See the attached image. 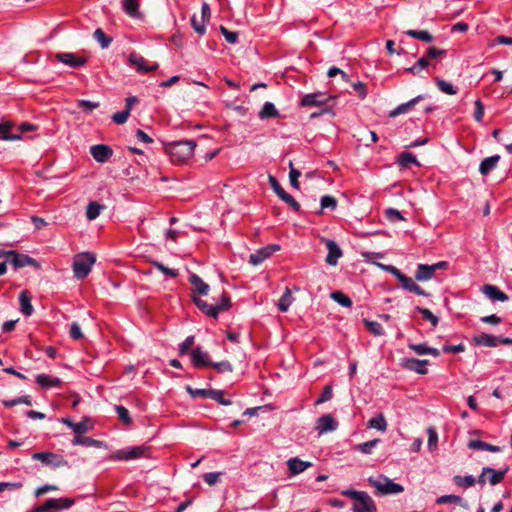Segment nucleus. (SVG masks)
<instances>
[{"mask_svg": "<svg viewBox=\"0 0 512 512\" xmlns=\"http://www.w3.org/2000/svg\"><path fill=\"white\" fill-rule=\"evenodd\" d=\"M195 147L193 140H181L166 145L165 150L173 163L181 164L192 157Z\"/></svg>", "mask_w": 512, "mask_h": 512, "instance_id": "1", "label": "nucleus"}, {"mask_svg": "<svg viewBox=\"0 0 512 512\" xmlns=\"http://www.w3.org/2000/svg\"><path fill=\"white\" fill-rule=\"evenodd\" d=\"M96 262V255L92 252H81L75 255L72 263L74 277L78 280L86 278Z\"/></svg>", "mask_w": 512, "mask_h": 512, "instance_id": "2", "label": "nucleus"}, {"mask_svg": "<svg viewBox=\"0 0 512 512\" xmlns=\"http://www.w3.org/2000/svg\"><path fill=\"white\" fill-rule=\"evenodd\" d=\"M368 482L376 488L379 495H395L404 491V487L401 484L394 482L384 475H380L377 478L371 476L368 478Z\"/></svg>", "mask_w": 512, "mask_h": 512, "instance_id": "3", "label": "nucleus"}, {"mask_svg": "<svg viewBox=\"0 0 512 512\" xmlns=\"http://www.w3.org/2000/svg\"><path fill=\"white\" fill-rule=\"evenodd\" d=\"M149 448L147 446H133L120 449L109 455L108 459L112 461H129L145 457Z\"/></svg>", "mask_w": 512, "mask_h": 512, "instance_id": "4", "label": "nucleus"}, {"mask_svg": "<svg viewBox=\"0 0 512 512\" xmlns=\"http://www.w3.org/2000/svg\"><path fill=\"white\" fill-rule=\"evenodd\" d=\"M269 183H270L271 188L273 189V191L276 193V195L283 202H285L292 210H294L295 212H300L301 211L300 204L294 199V197L292 195L287 193L282 188V186L280 185V183L278 182V180L274 176L269 175Z\"/></svg>", "mask_w": 512, "mask_h": 512, "instance_id": "5", "label": "nucleus"}, {"mask_svg": "<svg viewBox=\"0 0 512 512\" xmlns=\"http://www.w3.org/2000/svg\"><path fill=\"white\" fill-rule=\"evenodd\" d=\"M32 459L39 460L43 464L53 468L69 467L68 461L62 455L52 452H36L32 455Z\"/></svg>", "mask_w": 512, "mask_h": 512, "instance_id": "6", "label": "nucleus"}, {"mask_svg": "<svg viewBox=\"0 0 512 512\" xmlns=\"http://www.w3.org/2000/svg\"><path fill=\"white\" fill-rule=\"evenodd\" d=\"M6 261H9V264H11L14 269L23 268L26 266H39L34 258L26 254L18 253L14 250L6 251Z\"/></svg>", "mask_w": 512, "mask_h": 512, "instance_id": "7", "label": "nucleus"}, {"mask_svg": "<svg viewBox=\"0 0 512 512\" xmlns=\"http://www.w3.org/2000/svg\"><path fill=\"white\" fill-rule=\"evenodd\" d=\"M279 250L280 245L278 244H270L265 247H262L250 255L249 263L254 266L260 265Z\"/></svg>", "mask_w": 512, "mask_h": 512, "instance_id": "8", "label": "nucleus"}, {"mask_svg": "<svg viewBox=\"0 0 512 512\" xmlns=\"http://www.w3.org/2000/svg\"><path fill=\"white\" fill-rule=\"evenodd\" d=\"M429 364V360H420L416 358H402L400 362L402 368L413 371L420 375H426L428 373L427 366Z\"/></svg>", "mask_w": 512, "mask_h": 512, "instance_id": "9", "label": "nucleus"}, {"mask_svg": "<svg viewBox=\"0 0 512 512\" xmlns=\"http://www.w3.org/2000/svg\"><path fill=\"white\" fill-rule=\"evenodd\" d=\"M54 57L57 61L71 68H80L87 63V59L85 57L72 52H58Z\"/></svg>", "mask_w": 512, "mask_h": 512, "instance_id": "10", "label": "nucleus"}, {"mask_svg": "<svg viewBox=\"0 0 512 512\" xmlns=\"http://www.w3.org/2000/svg\"><path fill=\"white\" fill-rule=\"evenodd\" d=\"M377 507L373 498L367 493L362 492V495L354 501L352 512H376Z\"/></svg>", "mask_w": 512, "mask_h": 512, "instance_id": "11", "label": "nucleus"}, {"mask_svg": "<svg viewBox=\"0 0 512 512\" xmlns=\"http://www.w3.org/2000/svg\"><path fill=\"white\" fill-rule=\"evenodd\" d=\"M330 97L323 92L308 93L301 98L299 105L301 107L325 106Z\"/></svg>", "mask_w": 512, "mask_h": 512, "instance_id": "12", "label": "nucleus"}, {"mask_svg": "<svg viewBox=\"0 0 512 512\" xmlns=\"http://www.w3.org/2000/svg\"><path fill=\"white\" fill-rule=\"evenodd\" d=\"M128 61L131 65L135 66L139 73H149L158 69V63L154 62L148 65L145 58L137 52L129 54Z\"/></svg>", "mask_w": 512, "mask_h": 512, "instance_id": "13", "label": "nucleus"}, {"mask_svg": "<svg viewBox=\"0 0 512 512\" xmlns=\"http://www.w3.org/2000/svg\"><path fill=\"white\" fill-rule=\"evenodd\" d=\"M338 428V422L330 414H325L319 417L316 421L315 429L319 435H323L328 432H333Z\"/></svg>", "mask_w": 512, "mask_h": 512, "instance_id": "14", "label": "nucleus"}, {"mask_svg": "<svg viewBox=\"0 0 512 512\" xmlns=\"http://www.w3.org/2000/svg\"><path fill=\"white\" fill-rule=\"evenodd\" d=\"M193 302L199 310H201L204 314L212 318H217L218 314L221 311H224L226 306L208 304L206 301L195 296L193 297Z\"/></svg>", "mask_w": 512, "mask_h": 512, "instance_id": "15", "label": "nucleus"}, {"mask_svg": "<svg viewBox=\"0 0 512 512\" xmlns=\"http://www.w3.org/2000/svg\"><path fill=\"white\" fill-rule=\"evenodd\" d=\"M90 154L95 161L105 163L113 155V150L108 145L96 144L90 147Z\"/></svg>", "mask_w": 512, "mask_h": 512, "instance_id": "16", "label": "nucleus"}, {"mask_svg": "<svg viewBox=\"0 0 512 512\" xmlns=\"http://www.w3.org/2000/svg\"><path fill=\"white\" fill-rule=\"evenodd\" d=\"M190 359L195 368L208 367L211 364L208 352L203 351L201 347H196L191 350Z\"/></svg>", "mask_w": 512, "mask_h": 512, "instance_id": "17", "label": "nucleus"}, {"mask_svg": "<svg viewBox=\"0 0 512 512\" xmlns=\"http://www.w3.org/2000/svg\"><path fill=\"white\" fill-rule=\"evenodd\" d=\"M0 139L6 141L20 140V133H16L15 124L11 121L0 123Z\"/></svg>", "mask_w": 512, "mask_h": 512, "instance_id": "18", "label": "nucleus"}, {"mask_svg": "<svg viewBox=\"0 0 512 512\" xmlns=\"http://www.w3.org/2000/svg\"><path fill=\"white\" fill-rule=\"evenodd\" d=\"M122 9L129 17L133 19H142L139 0H121Z\"/></svg>", "mask_w": 512, "mask_h": 512, "instance_id": "19", "label": "nucleus"}, {"mask_svg": "<svg viewBox=\"0 0 512 512\" xmlns=\"http://www.w3.org/2000/svg\"><path fill=\"white\" fill-rule=\"evenodd\" d=\"M326 247L328 249V254L325 261L327 264L334 266L342 256V251L334 240H326Z\"/></svg>", "mask_w": 512, "mask_h": 512, "instance_id": "20", "label": "nucleus"}, {"mask_svg": "<svg viewBox=\"0 0 512 512\" xmlns=\"http://www.w3.org/2000/svg\"><path fill=\"white\" fill-rule=\"evenodd\" d=\"M482 291L492 301L506 302L509 300V296L494 285L486 284Z\"/></svg>", "mask_w": 512, "mask_h": 512, "instance_id": "21", "label": "nucleus"}, {"mask_svg": "<svg viewBox=\"0 0 512 512\" xmlns=\"http://www.w3.org/2000/svg\"><path fill=\"white\" fill-rule=\"evenodd\" d=\"M472 342L477 346L497 347L500 344V337L491 334H478L473 337Z\"/></svg>", "mask_w": 512, "mask_h": 512, "instance_id": "22", "label": "nucleus"}, {"mask_svg": "<svg viewBox=\"0 0 512 512\" xmlns=\"http://www.w3.org/2000/svg\"><path fill=\"white\" fill-rule=\"evenodd\" d=\"M401 287L409 292L415 293L420 296H429L427 292H425L415 281L408 277L407 275H403L399 280Z\"/></svg>", "mask_w": 512, "mask_h": 512, "instance_id": "23", "label": "nucleus"}, {"mask_svg": "<svg viewBox=\"0 0 512 512\" xmlns=\"http://www.w3.org/2000/svg\"><path fill=\"white\" fill-rule=\"evenodd\" d=\"M287 466L291 475H298L312 466L311 462L303 461L298 457L290 458L287 461Z\"/></svg>", "mask_w": 512, "mask_h": 512, "instance_id": "24", "label": "nucleus"}, {"mask_svg": "<svg viewBox=\"0 0 512 512\" xmlns=\"http://www.w3.org/2000/svg\"><path fill=\"white\" fill-rule=\"evenodd\" d=\"M188 280L193 287V292L201 296L208 295L210 289L209 285L205 283L197 274L192 273Z\"/></svg>", "mask_w": 512, "mask_h": 512, "instance_id": "25", "label": "nucleus"}, {"mask_svg": "<svg viewBox=\"0 0 512 512\" xmlns=\"http://www.w3.org/2000/svg\"><path fill=\"white\" fill-rule=\"evenodd\" d=\"M425 98H426V95H424V94L418 95V96L414 97L413 99L409 100L408 102L402 103V104L398 105L394 110L390 111L389 116L390 117H396V116H398L400 114L407 113L408 110L412 106H414L415 104H417L420 101L424 100Z\"/></svg>", "mask_w": 512, "mask_h": 512, "instance_id": "26", "label": "nucleus"}, {"mask_svg": "<svg viewBox=\"0 0 512 512\" xmlns=\"http://www.w3.org/2000/svg\"><path fill=\"white\" fill-rule=\"evenodd\" d=\"M499 160V155H492L490 157L484 158L479 165L480 174L484 176L488 175L497 167Z\"/></svg>", "mask_w": 512, "mask_h": 512, "instance_id": "27", "label": "nucleus"}, {"mask_svg": "<svg viewBox=\"0 0 512 512\" xmlns=\"http://www.w3.org/2000/svg\"><path fill=\"white\" fill-rule=\"evenodd\" d=\"M31 294L27 290H23L19 294L20 311L25 316H31L34 308L31 304Z\"/></svg>", "mask_w": 512, "mask_h": 512, "instance_id": "28", "label": "nucleus"}, {"mask_svg": "<svg viewBox=\"0 0 512 512\" xmlns=\"http://www.w3.org/2000/svg\"><path fill=\"white\" fill-rule=\"evenodd\" d=\"M509 470V467L508 466H505L503 469L501 470H495L491 467H484L483 468V472L484 473H488L490 474V477L488 478V481L491 485H497L499 483H501L506 475V473L508 472Z\"/></svg>", "mask_w": 512, "mask_h": 512, "instance_id": "29", "label": "nucleus"}, {"mask_svg": "<svg viewBox=\"0 0 512 512\" xmlns=\"http://www.w3.org/2000/svg\"><path fill=\"white\" fill-rule=\"evenodd\" d=\"M36 383L42 388L48 389L52 387H59L61 385V380L52 375L38 374L36 376Z\"/></svg>", "mask_w": 512, "mask_h": 512, "instance_id": "30", "label": "nucleus"}, {"mask_svg": "<svg viewBox=\"0 0 512 512\" xmlns=\"http://www.w3.org/2000/svg\"><path fill=\"white\" fill-rule=\"evenodd\" d=\"M435 271L431 265L418 264L415 272V279L417 281H428L433 278Z\"/></svg>", "mask_w": 512, "mask_h": 512, "instance_id": "31", "label": "nucleus"}, {"mask_svg": "<svg viewBox=\"0 0 512 512\" xmlns=\"http://www.w3.org/2000/svg\"><path fill=\"white\" fill-rule=\"evenodd\" d=\"M72 445L84 447H102L103 442L88 436H83V434H78L72 440Z\"/></svg>", "mask_w": 512, "mask_h": 512, "instance_id": "32", "label": "nucleus"}, {"mask_svg": "<svg viewBox=\"0 0 512 512\" xmlns=\"http://www.w3.org/2000/svg\"><path fill=\"white\" fill-rule=\"evenodd\" d=\"M468 448L472 450H486L494 453L500 452L502 450L500 446L492 445L478 439L470 440L468 443Z\"/></svg>", "mask_w": 512, "mask_h": 512, "instance_id": "33", "label": "nucleus"}, {"mask_svg": "<svg viewBox=\"0 0 512 512\" xmlns=\"http://www.w3.org/2000/svg\"><path fill=\"white\" fill-rule=\"evenodd\" d=\"M260 119L279 117V111L272 102H265L258 114Z\"/></svg>", "mask_w": 512, "mask_h": 512, "instance_id": "34", "label": "nucleus"}, {"mask_svg": "<svg viewBox=\"0 0 512 512\" xmlns=\"http://www.w3.org/2000/svg\"><path fill=\"white\" fill-rule=\"evenodd\" d=\"M93 38L99 43L102 49L108 48L113 41L112 37L108 36L101 28L95 30Z\"/></svg>", "mask_w": 512, "mask_h": 512, "instance_id": "35", "label": "nucleus"}, {"mask_svg": "<svg viewBox=\"0 0 512 512\" xmlns=\"http://www.w3.org/2000/svg\"><path fill=\"white\" fill-rule=\"evenodd\" d=\"M436 502H437V504L455 503L461 507H464V508L467 507V503L463 500L462 497L457 496V495H452V494L442 495L437 498Z\"/></svg>", "mask_w": 512, "mask_h": 512, "instance_id": "36", "label": "nucleus"}, {"mask_svg": "<svg viewBox=\"0 0 512 512\" xmlns=\"http://www.w3.org/2000/svg\"><path fill=\"white\" fill-rule=\"evenodd\" d=\"M62 422L68 428L72 429L76 433V435L84 434L88 430V426H87V423L85 421H81V422L75 423L72 420H70L69 418H64V419H62Z\"/></svg>", "mask_w": 512, "mask_h": 512, "instance_id": "37", "label": "nucleus"}, {"mask_svg": "<svg viewBox=\"0 0 512 512\" xmlns=\"http://www.w3.org/2000/svg\"><path fill=\"white\" fill-rule=\"evenodd\" d=\"M104 209V206L99 204L96 201H92L87 205L86 208V217L88 220H95Z\"/></svg>", "mask_w": 512, "mask_h": 512, "instance_id": "38", "label": "nucleus"}, {"mask_svg": "<svg viewBox=\"0 0 512 512\" xmlns=\"http://www.w3.org/2000/svg\"><path fill=\"white\" fill-rule=\"evenodd\" d=\"M330 297L333 301L345 308H350L353 304L352 300L341 291H333Z\"/></svg>", "mask_w": 512, "mask_h": 512, "instance_id": "39", "label": "nucleus"}, {"mask_svg": "<svg viewBox=\"0 0 512 512\" xmlns=\"http://www.w3.org/2000/svg\"><path fill=\"white\" fill-rule=\"evenodd\" d=\"M405 34L426 43L433 41V36L426 30H407Z\"/></svg>", "mask_w": 512, "mask_h": 512, "instance_id": "40", "label": "nucleus"}, {"mask_svg": "<svg viewBox=\"0 0 512 512\" xmlns=\"http://www.w3.org/2000/svg\"><path fill=\"white\" fill-rule=\"evenodd\" d=\"M368 426L384 432L387 429V422L384 415L380 413L368 421Z\"/></svg>", "mask_w": 512, "mask_h": 512, "instance_id": "41", "label": "nucleus"}, {"mask_svg": "<svg viewBox=\"0 0 512 512\" xmlns=\"http://www.w3.org/2000/svg\"><path fill=\"white\" fill-rule=\"evenodd\" d=\"M291 304H292V295H291L290 290L288 288H286L285 292L280 297L277 306L281 312H286L289 309Z\"/></svg>", "mask_w": 512, "mask_h": 512, "instance_id": "42", "label": "nucleus"}, {"mask_svg": "<svg viewBox=\"0 0 512 512\" xmlns=\"http://www.w3.org/2000/svg\"><path fill=\"white\" fill-rule=\"evenodd\" d=\"M428 66L429 61L426 58V56H423L420 59H418V61L414 65L407 68L406 71L413 75H418L423 69H426Z\"/></svg>", "mask_w": 512, "mask_h": 512, "instance_id": "43", "label": "nucleus"}, {"mask_svg": "<svg viewBox=\"0 0 512 512\" xmlns=\"http://www.w3.org/2000/svg\"><path fill=\"white\" fill-rule=\"evenodd\" d=\"M59 501L56 498H49L35 512H49L50 510L60 509Z\"/></svg>", "mask_w": 512, "mask_h": 512, "instance_id": "44", "label": "nucleus"}, {"mask_svg": "<svg viewBox=\"0 0 512 512\" xmlns=\"http://www.w3.org/2000/svg\"><path fill=\"white\" fill-rule=\"evenodd\" d=\"M435 83L439 90L445 94L455 95L457 93V89L451 83L443 79L436 78Z\"/></svg>", "mask_w": 512, "mask_h": 512, "instance_id": "45", "label": "nucleus"}, {"mask_svg": "<svg viewBox=\"0 0 512 512\" xmlns=\"http://www.w3.org/2000/svg\"><path fill=\"white\" fill-rule=\"evenodd\" d=\"M416 310L422 315L423 319L429 321L433 327H436L439 324V318L429 309L417 306Z\"/></svg>", "mask_w": 512, "mask_h": 512, "instance_id": "46", "label": "nucleus"}, {"mask_svg": "<svg viewBox=\"0 0 512 512\" xmlns=\"http://www.w3.org/2000/svg\"><path fill=\"white\" fill-rule=\"evenodd\" d=\"M380 442L379 439H373L355 446V449L363 454H371L376 445Z\"/></svg>", "mask_w": 512, "mask_h": 512, "instance_id": "47", "label": "nucleus"}, {"mask_svg": "<svg viewBox=\"0 0 512 512\" xmlns=\"http://www.w3.org/2000/svg\"><path fill=\"white\" fill-rule=\"evenodd\" d=\"M398 164L402 168H407L410 164L419 165L416 157L408 152H404L399 156Z\"/></svg>", "mask_w": 512, "mask_h": 512, "instance_id": "48", "label": "nucleus"}, {"mask_svg": "<svg viewBox=\"0 0 512 512\" xmlns=\"http://www.w3.org/2000/svg\"><path fill=\"white\" fill-rule=\"evenodd\" d=\"M152 265L158 271L162 272L164 275L169 276L171 278H175L179 275V272L177 269L166 267L163 263H161L159 261H153Z\"/></svg>", "mask_w": 512, "mask_h": 512, "instance_id": "49", "label": "nucleus"}, {"mask_svg": "<svg viewBox=\"0 0 512 512\" xmlns=\"http://www.w3.org/2000/svg\"><path fill=\"white\" fill-rule=\"evenodd\" d=\"M115 412L118 418L126 425H130L132 423V418L130 417L129 411L122 405H115Z\"/></svg>", "mask_w": 512, "mask_h": 512, "instance_id": "50", "label": "nucleus"}, {"mask_svg": "<svg viewBox=\"0 0 512 512\" xmlns=\"http://www.w3.org/2000/svg\"><path fill=\"white\" fill-rule=\"evenodd\" d=\"M454 482L458 486L467 488L473 486L476 483V479L472 475L455 476Z\"/></svg>", "mask_w": 512, "mask_h": 512, "instance_id": "51", "label": "nucleus"}, {"mask_svg": "<svg viewBox=\"0 0 512 512\" xmlns=\"http://www.w3.org/2000/svg\"><path fill=\"white\" fill-rule=\"evenodd\" d=\"M366 327L369 330L370 333H372L375 336H382L384 335V328L383 326L377 322V321H365Z\"/></svg>", "mask_w": 512, "mask_h": 512, "instance_id": "52", "label": "nucleus"}, {"mask_svg": "<svg viewBox=\"0 0 512 512\" xmlns=\"http://www.w3.org/2000/svg\"><path fill=\"white\" fill-rule=\"evenodd\" d=\"M210 399L215 400L216 402H218L219 404H221L223 406H229V405L232 404V401L230 399H226L224 397V391L223 390L213 389L212 393H211Z\"/></svg>", "mask_w": 512, "mask_h": 512, "instance_id": "53", "label": "nucleus"}, {"mask_svg": "<svg viewBox=\"0 0 512 512\" xmlns=\"http://www.w3.org/2000/svg\"><path fill=\"white\" fill-rule=\"evenodd\" d=\"M3 404L6 407H13V406H16L18 404L31 405L32 404V399H31V396L25 395V396L17 397V398L12 399V400L4 401Z\"/></svg>", "mask_w": 512, "mask_h": 512, "instance_id": "54", "label": "nucleus"}, {"mask_svg": "<svg viewBox=\"0 0 512 512\" xmlns=\"http://www.w3.org/2000/svg\"><path fill=\"white\" fill-rule=\"evenodd\" d=\"M210 366L213 367L219 373L232 372V370H233L232 364L227 360L220 361V362H212L211 361Z\"/></svg>", "mask_w": 512, "mask_h": 512, "instance_id": "55", "label": "nucleus"}, {"mask_svg": "<svg viewBox=\"0 0 512 512\" xmlns=\"http://www.w3.org/2000/svg\"><path fill=\"white\" fill-rule=\"evenodd\" d=\"M321 210L325 208H330L331 210H335L337 207V200L335 197L331 195H324L320 199Z\"/></svg>", "mask_w": 512, "mask_h": 512, "instance_id": "56", "label": "nucleus"}, {"mask_svg": "<svg viewBox=\"0 0 512 512\" xmlns=\"http://www.w3.org/2000/svg\"><path fill=\"white\" fill-rule=\"evenodd\" d=\"M428 434V448L430 451H433L437 447L438 443V434L434 427H429L427 429Z\"/></svg>", "mask_w": 512, "mask_h": 512, "instance_id": "57", "label": "nucleus"}, {"mask_svg": "<svg viewBox=\"0 0 512 512\" xmlns=\"http://www.w3.org/2000/svg\"><path fill=\"white\" fill-rule=\"evenodd\" d=\"M99 105H100L99 102H93V101L84 100V99L79 100L77 102L78 108H81L86 113L92 112L94 109L98 108Z\"/></svg>", "mask_w": 512, "mask_h": 512, "instance_id": "58", "label": "nucleus"}, {"mask_svg": "<svg viewBox=\"0 0 512 512\" xmlns=\"http://www.w3.org/2000/svg\"><path fill=\"white\" fill-rule=\"evenodd\" d=\"M300 175H301V172L299 170L295 169L292 165V162H290L289 180H290V185L295 189H299L298 178L300 177Z\"/></svg>", "mask_w": 512, "mask_h": 512, "instance_id": "59", "label": "nucleus"}, {"mask_svg": "<svg viewBox=\"0 0 512 512\" xmlns=\"http://www.w3.org/2000/svg\"><path fill=\"white\" fill-rule=\"evenodd\" d=\"M220 30L225 40L230 44H236L238 42V33L230 31L224 26H220Z\"/></svg>", "mask_w": 512, "mask_h": 512, "instance_id": "60", "label": "nucleus"}, {"mask_svg": "<svg viewBox=\"0 0 512 512\" xmlns=\"http://www.w3.org/2000/svg\"><path fill=\"white\" fill-rule=\"evenodd\" d=\"M194 340H195L194 336L191 335V336H188L183 342H181L179 344L180 355H185L191 350V347L194 344Z\"/></svg>", "mask_w": 512, "mask_h": 512, "instance_id": "61", "label": "nucleus"}, {"mask_svg": "<svg viewBox=\"0 0 512 512\" xmlns=\"http://www.w3.org/2000/svg\"><path fill=\"white\" fill-rule=\"evenodd\" d=\"M191 24L193 29L200 35H204L206 32V23L203 20H198L195 15L191 18Z\"/></svg>", "mask_w": 512, "mask_h": 512, "instance_id": "62", "label": "nucleus"}, {"mask_svg": "<svg viewBox=\"0 0 512 512\" xmlns=\"http://www.w3.org/2000/svg\"><path fill=\"white\" fill-rule=\"evenodd\" d=\"M446 54H447V51L444 50V49H439V48H436V47H430V48L427 49L425 56L429 60V59L440 58L442 56H445Z\"/></svg>", "mask_w": 512, "mask_h": 512, "instance_id": "63", "label": "nucleus"}, {"mask_svg": "<svg viewBox=\"0 0 512 512\" xmlns=\"http://www.w3.org/2000/svg\"><path fill=\"white\" fill-rule=\"evenodd\" d=\"M221 475V472H208L203 475V480L205 483L212 486L219 481Z\"/></svg>", "mask_w": 512, "mask_h": 512, "instance_id": "64", "label": "nucleus"}]
</instances>
